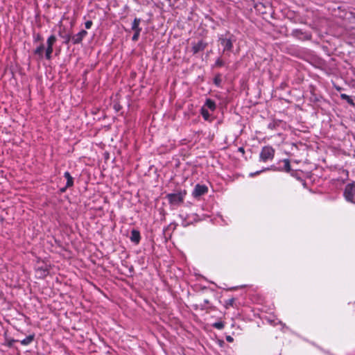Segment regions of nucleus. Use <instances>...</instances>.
<instances>
[{
  "instance_id": "1",
  "label": "nucleus",
  "mask_w": 355,
  "mask_h": 355,
  "mask_svg": "<svg viewBox=\"0 0 355 355\" xmlns=\"http://www.w3.org/2000/svg\"><path fill=\"white\" fill-rule=\"evenodd\" d=\"M186 195V190H180L177 193H168L166 198L171 205L178 207L183 204Z\"/></svg>"
},
{
  "instance_id": "2",
  "label": "nucleus",
  "mask_w": 355,
  "mask_h": 355,
  "mask_svg": "<svg viewBox=\"0 0 355 355\" xmlns=\"http://www.w3.org/2000/svg\"><path fill=\"white\" fill-rule=\"evenodd\" d=\"M233 38L234 36L229 31H227L225 35L219 36L218 42L223 46V52L224 53L232 51L234 47L233 42L234 41Z\"/></svg>"
},
{
  "instance_id": "3",
  "label": "nucleus",
  "mask_w": 355,
  "mask_h": 355,
  "mask_svg": "<svg viewBox=\"0 0 355 355\" xmlns=\"http://www.w3.org/2000/svg\"><path fill=\"white\" fill-rule=\"evenodd\" d=\"M275 150L270 146H263L259 154V161L262 162H267L272 161L274 159Z\"/></svg>"
},
{
  "instance_id": "4",
  "label": "nucleus",
  "mask_w": 355,
  "mask_h": 355,
  "mask_svg": "<svg viewBox=\"0 0 355 355\" xmlns=\"http://www.w3.org/2000/svg\"><path fill=\"white\" fill-rule=\"evenodd\" d=\"M343 195L347 202L355 204V184H347L345 186Z\"/></svg>"
},
{
  "instance_id": "5",
  "label": "nucleus",
  "mask_w": 355,
  "mask_h": 355,
  "mask_svg": "<svg viewBox=\"0 0 355 355\" xmlns=\"http://www.w3.org/2000/svg\"><path fill=\"white\" fill-rule=\"evenodd\" d=\"M56 40V37L54 35H50L46 40L47 46L45 49V58L48 60L51 59V55L53 52V45Z\"/></svg>"
},
{
  "instance_id": "6",
  "label": "nucleus",
  "mask_w": 355,
  "mask_h": 355,
  "mask_svg": "<svg viewBox=\"0 0 355 355\" xmlns=\"http://www.w3.org/2000/svg\"><path fill=\"white\" fill-rule=\"evenodd\" d=\"M208 192V187L205 184H197L192 193L194 198H198Z\"/></svg>"
},
{
  "instance_id": "7",
  "label": "nucleus",
  "mask_w": 355,
  "mask_h": 355,
  "mask_svg": "<svg viewBox=\"0 0 355 355\" xmlns=\"http://www.w3.org/2000/svg\"><path fill=\"white\" fill-rule=\"evenodd\" d=\"M208 44L202 40L198 41L197 43H192L191 51L193 54H197L200 51H203L207 46Z\"/></svg>"
},
{
  "instance_id": "8",
  "label": "nucleus",
  "mask_w": 355,
  "mask_h": 355,
  "mask_svg": "<svg viewBox=\"0 0 355 355\" xmlns=\"http://www.w3.org/2000/svg\"><path fill=\"white\" fill-rule=\"evenodd\" d=\"M199 305L200 306L201 309L206 310L207 312L216 309L215 306H213L210 300L208 298H203L200 300Z\"/></svg>"
},
{
  "instance_id": "9",
  "label": "nucleus",
  "mask_w": 355,
  "mask_h": 355,
  "mask_svg": "<svg viewBox=\"0 0 355 355\" xmlns=\"http://www.w3.org/2000/svg\"><path fill=\"white\" fill-rule=\"evenodd\" d=\"M87 35V32L85 30L80 31L78 33L75 35L71 38V42L73 44H80L83 38Z\"/></svg>"
},
{
  "instance_id": "10",
  "label": "nucleus",
  "mask_w": 355,
  "mask_h": 355,
  "mask_svg": "<svg viewBox=\"0 0 355 355\" xmlns=\"http://www.w3.org/2000/svg\"><path fill=\"white\" fill-rule=\"evenodd\" d=\"M64 177L67 179V183L65 187L61 189L62 192H64L67 188L71 187L73 185V178L69 172H64Z\"/></svg>"
},
{
  "instance_id": "11",
  "label": "nucleus",
  "mask_w": 355,
  "mask_h": 355,
  "mask_svg": "<svg viewBox=\"0 0 355 355\" xmlns=\"http://www.w3.org/2000/svg\"><path fill=\"white\" fill-rule=\"evenodd\" d=\"M130 239L132 243L135 244H139L141 241L140 232L137 230L133 229L131 231Z\"/></svg>"
},
{
  "instance_id": "12",
  "label": "nucleus",
  "mask_w": 355,
  "mask_h": 355,
  "mask_svg": "<svg viewBox=\"0 0 355 355\" xmlns=\"http://www.w3.org/2000/svg\"><path fill=\"white\" fill-rule=\"evenodd\" d=\"M35 339V334L34 333L28 335L25 338L19 340L20 344L23 346H28L31 345Z\"/></svg>"
},
{
  "instance_id": "13",
  "label": "nucleus",
  "mask_w": 355,
  "mask_h": 355,
  "mask_svg": "<svg viewBox=\"0 0 355 355\" xmlns=\"http://www.w3.org/2000/svg\"><path fill=\"white\" fill-rule=\"evenodd\" d=\"M44 44L42 42L40 45L33 51V53L34 55H37L40 59H42L44 57Z\"/></svg>"
},
{
  "instance_id": "14",
  "label": "nucleus",
  "mask_w": 355,
  "mask_h": 355,
  "mask_svg": "<svg viewBox=\"0 0 355 355\" xmlns=\"http://www.w3.org/2000/svg\"><path fill=\"white\" fill-rule=\"evenodd\" d=\"M141 21V19L140 18H135L132 24V30L134 31V32H141V28L139 26L140 25V23Z\"/></svg>"
},
{
  "instance_id": "15",
  "label": "nucleus",
  "mask_w": 355,
  "mask_h": 355,
  "mask_svg": "<svg viewBox=\"0 0 355 355\" xmlns=\"http://www.w3.org/2000/svg\"><path fill=\"white\" fill-rule=\"evenodd\" d=\"M235 298L231 297L224 302V306L226 309H230V307H234L235 306Z\"/></svg>"
},
{
  "instance_id": "16",
  "label": "nucleus",
  "mask_w": 355,
  "mask_h": 355,
  "mask_svg": "<svg viewBox=\"0 0 355 355\" xmlns=\"http://www.w3.org/2000/svg\"><path fill=\"white\" fill-rule=\"evenodd\" d=\"M205 106H207L209 109H210L212 111L215 110L216 107L215 102L210 98H207L206 100Z\"/></svg>"
},
{
  "instance_id": "17",
  "label": "nucleus",
  "mask_w": 355,
  "mask_h": 355,
  "mask_svg": "<svg viewBox=\"0 0 355 355\" xmlns=\"http://www.w3.org/2000/svg\"><path fill=\"white\" fill-rule=\"evenodd\" d=\"M283 163H284V170L286 172H290L291 168V163H290L289 159H284L283 160Z\"/></svg>"
},
{
  "instance_id": "18",
  "label": "nucleus",
  "mask_w": 355,
  "mask_h": 355,
  "mask_svg": "<svg viewBox=\"0 0 355 355\" xmlns=\"http://www.w3.org/2000/svg\"><path fill=\"white\" fill-rule=\"evenodd\" d=\"M212 327L215 329L221 330L224 328L225 323L223 322H216L212 324Z\"/></svg>"
},
{
  "instance_id": "19",
  "label": "nucleus",
  "mask_w": 355,
  "mask_h": 355,
  "mask_svg": "<svg viewBox=\"0 0 355 355\" xmlns=\"http://www.w3.org/2000/svg\"><path fill=\"white\" fill-rule=\"evenodd\" d=\"M43 42V37L40 33L34 34L33 35V42Z\"/></svg>"
},
{
  "instance_id": "20",
  "label": "nucleus",
  "mask_w": 355,
  "mask_h": 355,
  "mask_svg": "<svg viewBox=\"0 0 355 355\" xmlns=\"http://www.w3.org/2000/svg\"><path fill=\"white\" fill-rule=\"evenodd\" d=\"M201 114L205 120H208L210 116L209 112L204 107L201 109Z\"/></svg>"
},
{
  "instance_id": "21",
  "label": "nucleus",
  "mask_w": 355,
  "mask_h": 355,
  "mask_svg": "<svg viewBox=\"0 0 355 355\" xmlns=\"http://www.w3.org/2000/svg\"><path fill=\"white\" fill-rule=\"evenodd\" d=\"M60 36L64 39V43L67 44L70 41H71L72 37L70 34H67L64 35H62L60 33H59Z\"/></svg>"
},
{
  "instance_id": "22",
  "label": "nucleus",
  "mask_w": 355,
  "mask_h": 355,
  "mask_svg": "<svg viewBox=\"0 0 355 355\" xmlns=\"http://www.w3.org/2000/svg\"><path fill=\"white\" fill-rule=\"evenodd\" d=\"M224 64H225L224 61L220 58H218L216 60L215 66L216 67H221L224 66Z\"/></svg>"
},
{
  "instance_id": "23",
  "label": "nucleus",
  "mask_w": 355,
  "mask_h": 355,
  "mask_svg": "<svg viewBox=\"0 0 355 355\" xmlns=\"http://www.w3.org/2000/svg\"><path fill=\"white\" fill-rule=\"evenodd\" d=\"M19 342V340H15L13 338H10L7 340V346L9 347H12L14 343Z\"/></svg>"
},
{
  "instance_id": "24",
  "label": "nucleus",
  "mask_w": 355,
  "mask_h": 355,
  "mask_svg": "<svg viewBox=\"0 0 355 355\" xmlns=\"http://www.w3.org/2000/svg\"><path fill=\"white\" fill-rule=\"evenodd\" d=\"M140 33L141 32H134V35H132V40L133 42H137L139 40Z\"/></svg>"
},
{
  "instance_id": "25",
  "label": "nucleus",
  "mask_w": 355,
  "mask_h": 355,
  "mask_svg": "<svg viewBox=\"0 0 355 355\" xmlns=\"http://www.w3.org/2000/svg\"><path fill=\"white\" fill-rule=\"evenodd\" d=\"M93 24V22L91 20H88L85 23V26L87 29H89L91 28Z\"/></svg>"
},
{
  "instance_id": "26",
  "label": "nucleus",
  "mask_w": 355,
  "mask_h": 355,
  "mask_svg": "<svg viewBox=\"0 0 355 355\" xmlns=\"http://www.w3.org/2000/svg\"><path fill=\"white\" fill-rule=\"evenodd\" d=\"M221 80L219 76H216L214 79V83L216 85L219 86L220 84Z\"/></svg>"
},
{
  "instance_id": "27",
  "label": "nucleus",
  "mask_w": 355,
  "mask_h": 355,
  "mask_svg": "<svg viewBox=\"0 0 355 355\" xmlns=\"http://www.w3.org/2000/svg\"><path fill=\"white\" fill-rule=\"evenodd\" d=\"M346 101H347V103H348L351 106L355 107V103H354V102L353 99H352L350 96H349V98H347V99L346 100Z\"/></svg>"
},
{
  "instance_id": "28",
  "label": "nucleus",
  "mask_w": 355,
  "mask_h": 355,
  "mask_svg": "<svg viewBox=\"0 0 355 355\" xmlns=\"http://www.w3.org/2000/svg\"><path fill=\"white\" fill-rule=\"evenodd\" d=\"M349 96H348V95H347V94H340V98H341V99L345 100V101H346L347 98H349Z\"/></svg>"
},
{
  "instance_id": "29",
  "label": "nucleus",
  "mask_w": 355,
  "mask_h": 355,
  "mask_svg": "<svg viewBox=\"0 0 355 355\" xmlns=\"http://www.w3.org/2000/svg\"><path fill=\"white\" fill-rule=\"evenodd\" d=\"M349 96H348V95H347V94H340V98H341V99L345 100V101H346L347 98H349Z\"/></svg>"
},
{
  "instance_id": "30",
  "label": "nucleus",
  "mask_w": 355,
  "mask_h": 355,
  "mask_svg": "<svg viewBox=\"0 0 355 355\" xmlns=\"http://www.w3.org/2000/svg\"><path fill=\"white\" fill-rule=\"evenodd\" d=\"M225 338L228 343H232L234 341V338L231 336H227Z\"/></svg>"
},
{
  "instance_id": "31",
  "label": "nucleus",
  "mask_w": 355,
  "mask_h": 355,
  "mask_svg": "<svg viewBox=\"0 0 355 355\" xmlns=\"http://www.w3.org/2000/svg\"><path fill=\"white\" fill-rule=\"evenodd\" d=\"M134 1L136 2L140 3H142V4L148 3V0H134Z\"/></svg>"
},
{
  "instance_id": "32",
  "label": "nucleus",
  "mask_w": 355,
  "mask_h": 355,
  "mask_svg": "<svg viewBox=\"0 0 355 355\" xmlns=\"http://www.w3.org/2000/svg\"><path fill=\"white\" fill-rule=\"evenodd\" d=\"M266 170H269V168H268L264 169V171H266ZM261 171H263H263H257V172H255L254 173H252V174H251V176H254V175H259V174H260V173H261Z\"/></svg>"
},
{
  "instance_id": "33",
  "label": "nucleus",
  "mask_w": 355,
  "mask_h": 355,
  "mask_svg": "<svg viewBox=\"0 0 355 355\" xmlns=\"http://www.w3.org/2000/svg\"><path fill=\"white\" fill-rule=\"evenodd\" d=\"M238 151L241 153L242 154L245 153V150H244V148H243V147H239L238 149Z\"/></svg>"
}]
</instances>
